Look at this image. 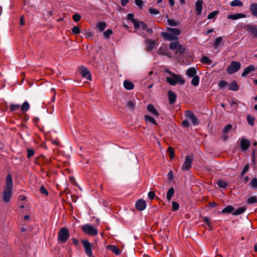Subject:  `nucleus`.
I'll use <instances>...</instances> for the list:
<instances>
[{
    "mask_svg": "<svg viewBox=\"0 0 257 257\" xmlns=\"http://www.w3.org/2000/svg\"><path fill=\"white\" fill-rule=\"evenodd\" d=\"M72 32L75 34H78L80 32V29L78 26H74L72 29Z\"/></svg>",
    "mask_w": 257,
    "mask_h": 257,
    "instance_id": "50",
    "label": "nucleus"
},
{
    "mask_svg": "<svg viewBox=\"0 0 257 257\" xmlns=\"http://www.w3.org/2000/svg\"><path fill=\"white\" fill-rule=\"evenodd\" d=\"M174 194V188L171 187L168 191L167 194V199L168 201H170L172 197Z\"/></svg>",
    "mask_w": 257,
    "mask_h": 257,
    "instance_id": "30",
    "label": "nucleus"
},
{
    "mask_svg": "<svg viewBox=\"0 0 257 257\" xmlns=\"http://www.w3.org/2000/svg\"><path fill=\"white\" fill-rule=\"evenodd\" d=\"M135 4L140 8H142L143 6V2L142 0H135Z\"/></svg>",
    "mask_w": 257,
    "mask_h": 257,
    "instance_id": "56",
    "label": "nucleus"
},
{
    "mask_svg": "<svg viewBox=\"0 0 257 257\" xmlns=\"http://www.w3.org/2000/svg\"><path fill=\"white\" fill-rule=\"evenodd\" d=\"M182 125L184 127H188L190 125L189 121L187 120H184L182 123Z\"/></svg>",
    "mask_w": 257,
    "mask_h": 257,
    "instance_id": "61",
    "label": "nucleus"
},
{
    "mask_svg": "<svg viewBox=\"0 0 257 257\" xmlns=\"http://www.w3.org/2000/svg\"><path fill=\"white\" fill-rule=\"evenodd\" d=\"M129 0H121V4L123 7H124L128 3Z\"/></svg>",
    "mask_w": 257,
    "mask_h": 257,
    "instance_id": "63",
    "label": "nucleus"
},
{
    "mask_svg": "<svg viewBox=\"0 0 257 257\" xmlns=\"http://www.w3.org/2000/svg\"><path fill=\"white\" fill-rule=\"evenodd\" d=\"M40 192L42 194H44L45 195H48V193L46 189L44 186L41 187Z\"/></svg>",
    "mask_w": 257,
    "mask_h": 257,
    "instance_id": "58",
    "label": "nucleus"
},
{
    "mask_svg": "<svg viewBox=\"0 0 257 257\" xmlns=\"http://www.w3.org/2000/svg\"><path fill=\"white\" fill-rule=\"evenodd\" d=\"M73 19L75 22H78L81 19V16L78 14H75L73 15Z\"/></svg>",
    "mask_w": 257,
    "mask_h": 257,
    "instance_id": "51",
    "label": "nucleus"
},
{
    "mask_svg": "<svg viewBox=\"0 0 257 257\" xmlns=\"http://www.w3.org/2000/svg\"><path fill=\"white\" fill-rule=\"evenodd\" d=\"M246 202L249 204L255 203L257 202V198L254 196H250L247 199Z\"/></svg>",
    "mask_w": 257,
    "mask_h": 257,
    "instance_id": "32",
    "label": "nucleus"
},
{
    "mask_svg": "<svg viewBox=\"0 0 257 257\" xmlns=\"http://www.w3.org/2000/svg\"><path fill=\"white\" fill-rule=\"evenodd\" d=\"M158 52H159V53H160L161 54H163V55H166V53L164 52V50H163V47H161L158 50Z\"/></svg>",
    "mask_w": 257,
    "mask_h": 257,
    "instance_id": "64",
    "label": "nucleus"
},
{
    "mask_svg": "<svg viewBox=\"0 0 257 257\" xmlns=\"http://www.w3.org/2000/svg\"><path fill=\"white\" fill-rule=\"evenodd\" d=\"M168 95L169 103L170 104H173L175 102L176 100V94L172 91L171 90H169L168 92Z\"/></svg>",
    "mask_w": 257,
    "mask_h": 257,
    "instance_id": "14",
    "label": "nucleus"
},
{
    "mask_svg": "<svg viewBox=\"0 0 257 257\" xmlns=\"http://www.w3.org/2000/svg\"><path fill=\"white\" fill-rule=\"evenodd\" d=\"M232 128V125L230 124L226 125L223 130V133H227Z\"/></svg>",
    "mask_w": 257,
    "mask_h": 257,
    "instance_id": "53",
    "label": "nucleus"
},
{
    "mask_svg": "<svg viewBox=\"0 0 257 257\" xmlns=\"http://www.w3.org/2000/svg\"><path fill=\"white\" fill-rule=\"evenodd\" d=\"M108 248H109L112 252L114 253L116 255L119 254L120 251L119 249L114 245H108Z\"/></svg>",
    "mask_w": 257,
    "mask_h": 257,
    "instance_id": "24",
    "label": "nucleus"
},
{
    "mask_svg": "<svg viewBox=\"0 0 257 257\" xmlns=\"http://www.w3.org/2000/svg\"><path fill=\"white\" fill-rule=\"evenodd\" d=\"M193 156H186L184 164L182 166V169L183 170L187 171L192 167V164L193 163Z\"/></svg>",
    "mask_w": 257,
    "mask_h": 257,
    "instance_id": "7",
    "label": "nucleus"
},
{
    "mask_svg": "<svg viewBox=\"0 0 257 257\" xmlns=\"http://www.w3.org/2000/svg\"><path fill=\"white\" fill-rule=\"evenodd\" d=\"M246 208L244 207H241L237 209L235 211L233 212L232 214L233 215H238L242 214L245 212Z\"/></svg>",
    "mask_w": 257,
    "mask_h": 257,
    "instance_id": "25",
    "label": "nucleus"
},
{
    "mask_svg": "<svg viewBox=\"0 0 257 257\" xmlns=\"http://www.w3.org/2000/svg\"><path fill=\"white\" fill-rule=\"evenodd\" d=\"M81 229L84 233L91 236H95L98 233L97 230L95 228L88 224L82 225Z\"/></svg>",
    "mask_w": 257,
    "mask_h": 257,
    "instance_id": "4",
    "label": "nucleus"
},
{
    "mask_svg": "<svg viewBox=\"0 0 257 257\" xmlns=\"http://www.w3.org/2000/svg\"><path fill=\"white\" fill-rule=\"evenodd\" d=\"M251 186L252 188L255 189L257 188V179L256 178H254L252 179L250 183Z\"/></svg>",
    "mask_w": 257,
    "mask_h": 257,
    "instance_id": "45",
    "label": "nucleus"
},
{
    "mask_svg": "<svg viewBox=\"0 0 257 257\" xmlns=\"http://www.w3.org/2000/svg\"><path fill=\"white\" fill-rule=\"evenodd\" d=\"M69 236V231L66 228L63 227L60 229L58 232V239L60 242H66Z\"/></svg>",
    "mask_w": 257,
    "mask_h": 257,
    "instance_id": "3",
    "label": "nucleus"
},
{
    "mask_svg": "<svg viewBox=\"0 0 257 257\" xmlns=\"http://www.w3.org/2000/svg\"><path fill=\"white\" fill-rule=\"evenodd\" d=\"M217 184L219 187L223 188H225L228 185L226 182L221 180L218 181Z\"/></svg>",
    "mask_w": 257,
    "mask_h": 257,
    "instance_id": "41",
    "label": "nucleus"
},
{
    "mask_svg": "<svg viewBox=\"0 0 257 257\" xmlns=\"http://www.w3.org/2000/svg\"><path fill=\"white\" fill-rule=\"evenodd\" d=\"M246 17L245 14L238 13L233 15H229L227 16V19L236 20L241 18H244Z\"/></svg>",
    "mask_w": 257,
    "mask_h": 257,
    "instance_id": "15",
    "label": "nucleus"
},
{
    "mask_svg": "<svg viewBox=\"0 0 257 257\" xmlns=\"http://www.w3.org/2000/svg\"><path fill=\"white\" fill-rule=\"evenodd\" d=\"M136 207L140 211L144 210L146 207V202L143 199H139L136 203Z\"/></svg>",
    "mask_w": 257,
    "mask_h": 257,
    "instance_id": "12",
    "label": "nucleus"
},
{
    "mask_svg": "<svg viewBox=\"0 0 257 257\" xmlns=\"http://www.w3.org/2000/svg\"><path fill=\"white\" fill-rule=\"evenodd\" d=\"M134 14H128L127 15V19L131 21L132 23L134 22V20H136L135 19H134Z\"/></svg>",
    "mask_w": 257,
    "mask_h": 257,
    "instance_id": "55",
    "label": "nucleus"
},
{
    "mask_svg": "<svg viewBox=\"0 0 257 257\" xmlns=\"http://www.w3.org/2000/svg\"><path fill=\"white\" fill-rule=\"evenodd\" d=\"M147 25L142 21H141L140 28L143 30H145L147 28Z\"/></svg>",
    "mask_w": 257,
    "mask_h": 257,
    "instance_id": "62",
    "label": "nucleus"
},
{
    "mask_svg": "<svg viewBox=\"0 0 257 257\" xmlns=\"http://www.w3.org/2000/svg\"><path fill=\"white\" fill-rule=\"evenodd\" d=\"M179 42L177 40H176V41L171 42L170 43L169 48L172 50H176L177 48V47L179 46Z\"/></svg>",
    "mask_w": 257,
    "mask_h": 257,
    "instance_id": "27",
    "label": "nucleus"
},
{
    "mask_svg": "<svg viewBox=\"0 0 257 257\" xmlns=\"http://www.w3.org/2000/svg\"><path fill=\"white\" fill-rule=\"evenodd\" d=\"M136 102L134 101H129L126 104V106L131 109H134L135 107Z\"/></svg>",
    "mask_w": 257,
    "mask_h": 257,
    "instance_id": "42",
    "label": "nucleus"
},
{
    "mask_svg": "<svg viewBox=\"0 0 257 257\" xmlns=\"http://www.w3.org/2000/svg\"><path fill=\"white\" fill-rule=\"evenodd\" d=\"M192 77L191 84L194 86H197L199 83V77L198 75H195Z\"/></svg>",
    "mask_w": 257,
    "mask_h": 257,
    "instance_id": "29",
    "label": "nucleus"
},
{
    "mask_svg": "<svg viewBox=\"0 0 257 257\" xmlns=\"http://www.w3.org/2000/svg\"><path fill=\"white\" fill-rule=\"evenodd\" d=\"M218 14V12L217 11H213L208 15L207 18L208 19H213Z\"/></svg>",
    "mask_w": 257,
    "mask_h": 257,
    "instance_id": "44",
    "label": "nucleus"
},
{
    "mask_svg": "<svg viewBox=\"0 0 257 257\" xmlns=\"http://www.w3.org/2000/svg\"><path fill=\"white\" fill-rule=\"evenodd\" d=\"M30 108V105L29 103L27 101H25L22 106H21V110L23 111H28Z\"/></svg>",
    "mask_w": 257,
    "mask_h": 257,
    "instance_id": "38",
    "label": "nucleus"
},
{
    "mask_svg": "<svg viewBox=\"0 0 257 257\" xmlns=\"http://www.w3.org/2000/svg\"><path fill=\"white\" fill-rule=\"evenodd\" d=\"M250 146V142L246 139H242L240 141V147L242 150L245 151Z\"/></svg>",
    "mask_w": 257,
    "mask_h": 257,
    "instance_id": "16",
    "label": "nucleus"
},
{
    "mask_svg": "<svg viewBox=\"0 0 257 257\" xmlns=\"http://www.w3.org/2000/svg\"><path fill=\"white\" fill-rule=\"evenodd\" d=\"M222 42V38L221 37H218L217 38H216L214 40V46L215 48H217V47L219 46V45L221 44V43Z\"/></svg>",
    "mask_w": 257,
    "mask_h": 257,
    "instance_id": "35",
    "label": "nucleus"
},
{
    "mask_svg": "<svg viewBox=\"0 0 257 257\" xmlns=\"http://www.w3.org/2000/svg\"><path fill=\"white\" fill-rule=\"evenodd\" d=\"M106 24L105 22H99L97 25V28L100 31H103L106 28Z\"/></svg>",
    "mask_w": 257,
    "mask_h": 257,
    "instance_id": "37",
    "label": "nucleus"
},
{
    "mask_svg": "<svg viewBox=\"0 0 257 257\" xmlns=\"http://www.w3.org/2000/svg\"><path fill=\"white\" fill-rule=\"evenodd\" d=\"M185 116L188 119L192 121L193 125H196L198 124L197 118L191 111H186L185 112Z\"/></svg>",
    "mask_w": 257,
    "mask_h": 257,
    "instance_id": "9",
    "label": "nucleus"
},
{
    "mask_svg": "<svg viewBox=\"0 0 257 257\" xmlns=\"http://www.w3.org/2000/svg\"><path fill=\"white\" fill-rule=\"evenodd\" d=\"M155 42L154 41L149 39L146 41V46L148 50L151 51L155 47Z\"/></svg>",
    "mask_w": 257,
    "mask_h": 257,
    "instance_id": "21",
    "label": "nucleus"
},
{
    "mask_svg": "<svg viewBox=\"0 0 257 257\" xmlns=\"http://www.w3.org/2000/svg\"><path fill=\"white\" fill-rule=\"evenodd\" d=\"M165 72L168 74V75L166 76V80L170 85H175L177 84L184 85L185 84V80L181 75L171 72L167 69H165Z\"/></svg>",
    "mask_w": 257,
    "mask_h": 257,
    "instance_id": "2",
    "label": "nucleus"
},
{
    "mask_svg": "<svg viewBox=\"0 0 257 257\" xmlns=\"http://www.w3.org/2000/svg\"><path fill=\"white\" fill-rule=\"evenodd\" d=\"M161 36L162 37H163L165 40L167 41H176L179 39L178 37H177V36H174V35H173L169 32H162L161 33Z\"/></svg>",
    "mask_w": 257,
    "mask_h": 257,
    "instance_id": "8",
    "label": "nucleus"
},
{
    "mask_svg": "<svg viewBox=\"0 0 257 257\" xmlns=\"http://www.w3.org/2000/svg\"><path fill=\"white\" fill-rule=\"evenodd\" d=\"M197 70L195 67H190L187 69L186 72V74L190 77H194L196 75Z\"/></svg>",
    "mask_w": 257,
    "mask_h": 257,
    "instance_id": "19",
    "label": "nucleus"
},
{
    "mask_svg": "<svg viewBox=\"0 0 257 257\" xmlns=\"http://www.w3.org/2000/svg\"><path fill=\"white\" fill-rule=\"evenodd\" d=\"M234 210V207L231 205H228L221 211L222 213H229Z\"/></svg>",
    "mask_w": 257,
    "mask_h": 257,
    "instance_id": "28",
    "label": "nucleus"
},
{
    "mask_svg": "<svg viewBox=\"0 0 257 257\" xmlns=\"http://www.w3.org/2000/svg\"><path fill=\"white\" fill-rule=\"evenodd\" d=\"M172 204V210L174 211L178 210L179 208V204L176 201H173Z\"/></svg>",
    "mask_w": 257,
    "mask_h": 257,
    "instance_id": "46",
    "label": "nucleus"
},
{
    "mask_svg": "<svg viewBox=\"0 0 257 257\" xmlns=\"http://www.w3.org/2000/svg\"><path fill=\"white\" fill-rule=\"evenodd\" d=\"M254 70L255 68L253 65H249L244 69V71L242 73L241 76H246L247 74L253 71Z\"/></svg>",
    "mask_w": 257,
    "mask_h": 257,
    "instance_id": "18",
    "label": "nucleus"
},
{
    "mask_svg": "<svg viewBox=\"0 0 257 257\" xmlns=\"http://www.w3.org/2000/svg\"><path fill=\"white\" fill-rule=\"evenodd\" d=\"M112 34V31L110 29H107L106 31L104 32L103 35L106 38H108L110 35Z\"/></svg>",
    "mask_w": 257,
    "mask_h": 257,
    "instance_id": "47",
    "label": "nucleus"
},
{
    "mask_svg": "<svg viewBox=\"0 0 257 257\" xmlns=\"http://www.w3.org/2000/svg\"><path fill=\"white\" fill-rule=\"evenodd\" d=\"M82 243L83 245L85 252L89 257H92L93 253L92 251V244L87 240H82Z\"/></svg>",
    "mask_w": 257,
    "mask_h": 257,
    "instance_id": "5",
    "label": "nucleus"
},
{
    "mask_svg": "<svg viewBox=\"0 0 257 257\" xmlns=\"http://www.w3.org/2000/svg\"><path fill=\"white\" fill-rule=\"evenodd\" d=\"M167 23L169 26L172 27L177 26L179 25V22H177L176 21L170 19H168Z\"/></svg>",
    "mask_w": 257,
    "mask_h": 257,
    "instance_id": "34",
    "label": "nucleus"
},
{
    "mask_svg": "<svg viewBox=\"0 0 257 257\" xmlns=\"http://www.w3.org/2000/svg\"><path fill=\"white\" fill-rule=\"evenodd\" d=\"M168 152L170 158L172 159L174 156V151L172 147H169L168 149Z\"/></svg>",
    "mask_w": 257,
    "mask_h": 257,
    "instance_id": "43",
    "label": "nucleus"
},
{
    "mask_svg": "<svg viewBox=\"0 0 257 257\" xmlns=\"http://www.w3.org/2000/svg\"><path fill=\"white\" fill-rule=\"evenodd\" d=\"M201 62L203 63L210 65L212 63L211 60L206 56H203L201 59Z\"/></svg>",
    "mask_w": 257,
    "mask_h": 257,
    "instance_id": "31",
    "label": "nucleus"
},
{
    "mask_svg": "<svg viewBox=\"0 0 257 257\" xmlns=\"http://www.w3.org/2000/svg\"><path fill=\"white\" fill-rule=\"evenodd\" d=\"M145 118L146 122H150L154 124H157V123H156L155 120L154 119V118L153 117H152L149 115H146L145 116Z\"/></svg>",
    "mask_w": 257,
    "mask_h": 257,
    "instance_id": "36",
    "label": "nucleus"
},
{
    "mask_svg": "<svg viewBox=\"0 0 257 257\" xmlns=\"http://www.w3.org/2000/svg\"><path fill=\"white\" fill-rule=\"evenodd\" d=\"M246 30L253 35V37H257V26L254 25H247L246 26Z\"/></svg>",
    "mask_w": 257,
    "mask_h": 257,
    "instance_id": "11",
    "label": "nucleus"
},
{
    "mask_svg": "<svg viewBox=\"0 0 257 257\" xmlns=\"http://www.w3.org/2000/svg\"><path fill=\"white\" fill-rule=\"evenodd\" d=\"M185 52V48L183 47L180 44L179 46L177 47V49L176 50V53H179L180 54H182Z\"/></svg>",
    "mask_w": 257,
    "mask_h": 257,
    "instance_id": "40",
    "label": "nucleus"
},
{
    "mask_svg": "<svg viewBox=\"0 0 257 257\" xmlns=\"http://www.w3.org/2000/svg\"><path fill=\"white\" fill-rule=\"evenodd\" d=\"M255 120V118L254 117L250 115L249 114H248L247 115V121L248 123L250 125L252 126L254 124V121Z\"/></svg>",
    "mask_w": 257,
    "mask_h": 257,
    "instance_id": "39",
    "label": "nucleus"
},
{
    "mask_svg": "<svg viewBox=\"0 0 257 257\" xmlns=\"http://www.w3.org/2000/svg\"><path fill=\"white\" fill-rule=\"evenodd\" d=\"M80 73L83 77L86 78L88 80H91V76L89 71L84 66L80 68Z\"/></svg>",
    "mask_w": 257,
    "mask_h": 257,
    "instance_id": "10",
    "label": "nucleus"
},
{
    "mask_svg": "<svg viewBox=\"0 0 257 257\" xmlns=\"http://www.w3.org/2000/svg\"><path fill=\"white\" fill-rule=\"evenodd\" d=\"M149 11L152 15H157L159 14V11L158 10L153 8H149Z\"/></svg>",
    "mask_w": 257,
    "mask_h": 257,
    "instance_id": "48",
    "label": "nucleus"
},
{
    "mask_svg": "<svg viewBox=\"0 0 257 257\" xmlns=\"http://www.w3.org/2000/svg\"><path fill=\"white\" fill-rule=\"evenodd\" d=\"M227 85V82L225 81L221 80L218 83V86L221 88L224 87Z\"/></svg>",
    "mask_w": 257,
    "mask_h": 257,
    "instance_id": "59",
    "label": "nucleus"
},
{
    "mask_svg": "<svg viewBox=\"0 0 257 257\" xmlns=\"http://www.w3.org/2000/svg\"><path fill=\"white\" fill-rule=\"evenodd\" d=\"M230 5L232 7H241L242 6L243 3L239 0H233L231 2Z\"/></svg>",
    "mask_w": 257,
    "mask_h": 257,
    "instance_id": "33",
    "label": "nucleus"
},
{
    "mask_svg": "<svg viewBox=\"0 0 257 257\" xmlns=\"http://www.w3.org/2000/svg\"><path fill=\"white\" fill-rule=\"evenodd\" d=\"M249 10L251 14L255 17H257V4L253 3L249 6Z\"/></svg>",
    "mask_w": 257,
    "mask_h": 257,
    "instance_id": "20",
    "label": "nucleus"
},
{
    "mask_svg": "<svg viewBox=\"0 0 257 257\" xmlns=\"http://www.w3.org/2000/svg\"><path fill=\"white\" fill-rule=\"evenodd\" d=\"M241 67V64L237 61H232L227 69V72L228 74H233L237 72Z\"/></svg>",
    "mask_w": 257,
    "mask_h": 257,
    "instance_id": "6",
    "label": "nucleus"
},
{
    "mask_svg": "<svg viewBox=\"0 0 257 257\" xmlns=\"http://www.w3.org/2000/svg\"><path fill=\"white\" fill-rule=\"evenodd\" d=\"M238 86L236 82L233 81L230 83L229 85L228 89L233 90V91H237L238 90Z\"/></svg>",
    "mask_w": 257,
    "mask_h": 257,
    "instance_id": "26",
    "label": "nucleus"
},
{
    "mask_svg": "<svg viewBox=\"0 0 257 257\" xmlns=\"http://www.w3.org/2000/svg\"><path fill=\"white\" fill-rule=\"evenodd\" d=\"M124 87L127 90H132L134 88V84L130 81L125 80L123 82Z\"/></svg>",
    "mask_w": 257,
    "mask_h": 257,
    "instance_id": "23",
    "label": "nucleus"
},
{
    "mask_svg": "<svg viewBox=\"0 0 257 257\" xmlns=\"http://www.w3.org/2000/svg\"><path fill=\"white\" fill-rule=\"evenodd\" d=\"M134 22H133L134 25V27L136 30L139 29L140 28L141 21H138L137 20H134Z\"/></svg>",
    "mask_w": 257,
    "mask_h": 257,
    "instance_id": "52",
    "label": "nucleus"
},
{
    "mask_svg": "<svg viewBox=\"0 0 257 257\" xmlns=\"http://www.w3.org/2000/svg\"><path fill=\"white\" fill-rule=\"evenodd\" d=\"M13 181L11 174L8 175L6 178V185L3 192L2 199L5 203H8L11 200L13 195Z\"/></svg>",
    "mask_w": 257,
    "mask_h": 257,
    "instance_id": "1",
    "label": "nucleus"
},
{
    "mask_svg": "<svg viewBox=\"0 0 257 257\" xmlns=\"http://www.w3.org/2000/svg\"><path fill=\"white\" fill-rule=\"evenodd\" d=\"M147 110L152 113V114L154 115L155 116L158 117L159 115V113L158 111L155 108L154 105L152 104H149L147 107Z\"/></svg>",
    "mask_w": 257,
    "mask_h": 257,
    "instance_id": "17",
    "label": "nucleus"
},
{
    "mask_svg": "<svg viewBox=\"0 0 257 257\" xmlns=\"http://www.w3.org/2000/svg\"><path fill=\"white\" fill-rule=\"evenodd\" d=\"M203 4V0H197L195 3V9L198 15H200L201 14Z\"/></svg>",
    "mask_w": 257,
    "mask_h": 257,
    "instance_id": "13",
    "label": "nucleus"
},
{
    "mask_svg": "<svg viewBox=\"0 0 257 257\" xmlns=\"http://www.w3.org/2000/svg\"><path fill=\"white\" fill-rule=\"evenodd\" d=\"M148 197L150 199H151V200L153 199L155 197V192L153 191H150L148 193Z\"/></svg>",
    "mask_w": 257,
    "mask_h": 257,
    "instance_id": "60",
    "label": "nucleus"
},
{
    "mask_svg": "<svg viewBox=\"0 0 257 257\" xmlns=\"http://www.w3.org/2000/svg\"><path fill=\"white\" fill-rule=\"evenodd\" d=\"M27 152V157L28 158H30L34 154V151L32 149H28Z\"/></svg>",
    "mask_w": 257,
    "mask_h": 257,
    "instance_id": "54",
    "label": "nucleus"
},
{
    "mask_svg": "<svg viewBox=\"0 0 257 257\" xmlns=\"http://www.w3.org/2000/svg\"><path fill=\"white\" fill-rule=\"evenodd\" d=\"M20 107L19 104H11L10 105V110L12 111H15L18 109Z\"/></svg>",
    "mask_w": 257,
    "mask_h": 257,
    "instance_id": "49",
    "label": "nucleus"
},
{
    "mask_svg": "<svg viewBox=\"0 0 257 257\" xmlns=\"http://www.w3.org/2000/svg\"><path fill=\"white\" fill-rule=\"evenodd\" d=\"M248 169H249V165L248 164H246L243 168V169L241 172V175L243 176L245 173H246V172L248 171Z\"/></svg>",
    "mask_w": 257,
    "mask_h": 257,
    "instance_id": "57",
    "label": "nucleus"
},
{
    "mask_svg": "<svg viewBox=\"0 0 257 257\" xmlns=\"http://www.w3.org/2000/svg\"><path fill=\"white\" fill-rule=\"evenodd\" d=\"M167 30L173 35H174V36H177V37L181 34L180 30L177 28H168Z\"/></svg>",
    "mask_w": 257,
    "mask_h": 257,
    "instance_id": "22",
    "label": "nucleus"
}]
</instances>
